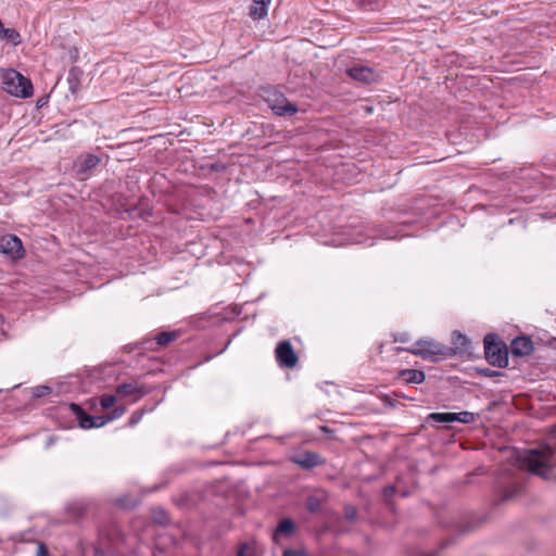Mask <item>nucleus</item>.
Instances as JSON below:
<instances>
[{
	"instance_id": "6",
	"label": "nucleus",
	"mask_w": 556,
	"mask_h": 556,
	"mask_svg": "<svg viewBox=\"0 0 556 556\" xmlns=\"http://www.w3.org/2000/svg\"><path fill=\"white\" fill-rule=\"evenodd\" d=\"M0 252L12 260H21L25 255L22 240L15 235H5L0 238Z\"/></svg>"
},
{
	"instance_id": "23",
	"label": "nucleus",
	"mask_w": 556,
	"mask_h": 556,
	"mask_svg": "<svg viewBox=\"0 0 556 556\" xmlns=\"http://www.w3.org/2000/svg\"><path fill=\"white\" fill-rule=\"evenodd\" d=\"M454 344L456 349H453L456 353H464L467 350L468 340L465 336L459 332L453 333Z\"/></svg>"
},
{
	"instance_id": "43",
	"label": "nucleus",
	"mask_w": 556,
	"mask_h": 556,
	"mask_svg": "<svg viewBox=\"0 0 556 556\" xmlns=\"http://www.w3.org/2000/svg\"><path fill=\"white\" fill-rule=\"evenodd\" d=\"M422 556H437L435 554H424Z\"/></svg>"
},
{
	"instance_id": "35",
	"label": "nucleus",
	"mask_w": 556,
	"mask_h": 556,
	"mask_svg": "<svg viewBox=\"0 0 556 556\" xmlns=\"http://www.w3.org/2000/svg\"><path fill=\"white\" fill-rule=\"evenodd\" d=\"M36 556H51L48 551V547L45 543H42V542L38 543Z\"/></svg>"
},
{
	"instance_id": "22",
	"label": "nucleus",
	"mask_w": 556,
	"mask_h": 556,
	"mask_svg": "<svg viewBox=\"0 0 556 556\" xmlns=\"http://www.w3.org/2000/svg\"><path fill=\"white\" fill-rule=\"evenodd\" d=\"M115 504L124 509H130L138 505V500L130 495H124L116 498Z\"/></svg>"
},
{
	"instance_id": "37",
	"label": "nucleus",
	"mask_w": 556,
	"mask_h": 556,
	"mask_svg": "<svg viewBox=\"0 0 556 556\" xmlns=\"http://www.w3.org/2000/svg\"><path fill=\"white\" fill-rule=\"evenodd\" d=\"M325 495V492L321 491V490H317L315 489V496H314V500H315V516L317 515V503L324 497Z\"/></svg>"
},
{
	"instance_id": "9",
	"label": "nucleus",
	"mask_w": 556,
	"mask_h": 556,
	"mask_svg": "<svg viewBox=\"0 0 556 556\" xmlns=\"http://www.w3.org/2000/svg\"><path fill=\"white\" fill-rule=\"evenodd\" d=\"M178 337V331H162L151 339H144L141 345L147 350L156 351L160 346H167Z\"/></svg>"
},
{
	"instance_id": "4",
	"label": "nucleus",
	"mask_w": 556,
	"mask_h": 556,
	"mask_svg": "<svg viewBox=\"0 0 556 556\" xmlns=\"http://www.w3.org/2000/svg\"><path fill=\"white\" fill-rule=\"evenodd\" d=\"M397 353L407 351L412 354L419 356L424 359L437 361L438 356L446 357L456 354L453 348L444 346L440 343L427 340H419L416 342L415 349L396 348Z\"/></svg>"
},
{
	"instance_id": "20",
	"label": "nucleus",
	"mask_w": 556,
	"mask_h": 556,
	"mask_svg": "<svg viewBox=\"0 0 556 556\" xmlns=\"http://www.w3.org/2000/svg\"><path fill=\"white\" fill-rule=\"evenodd\" d=\"M0 39L13 43L14 46L21 42V35L14 28H5L1 34Z\"/></svg>"
},
{
	"instance_id": "2",
	"label": "nucleus",
	"mask_w": 556,
	"mask_h": 556,
	"mask_svg": "<svg viewBox=\"0 0 556 556\" xmlns=\"http://www.w3.org/2000/svg\"><path fill=\"white\" fill-rule=\"evenodd\" d=\"M2 88L8 93L18 97L28 98L33 96L34 88L30 79L24 77L15 70H2L0 74Z\"/></svg>"
},
{
	"instance_id": "16",
	"label": "nucleus",
	"mask_w": 556,
	"mask_h": 556,
	"mask_svg": "<svg viewBox=\"0 0 556 556\" xmlns=\"http://www.w3.org/2000/svg\"><path fill=\"white\" fill-rule=\"evenodd\" d=\"M522 490V484L519 480L514 479L508 485L501 486V501H509L517 496Z\"/></svg>"
},
{
	"instance_id": "29",
	"label": "nucleus",
	"mask_w": 556,
	"mask_h": 556,
	"mask_svg": "<svg viewBox=\"0 0 556 556\" xmlns=\"http://www.w3.org/2000/svg\"><path fill=\"white\" fill-rule=\"evenodd\" d=\"M362 1H363V5L366 10L375 11V10H379L382 7L381 0H362Z\"/></svg>"
},
{
	"instance_id": "11",
	"label": "nucleus",
	"mask_w": 556,
	"mask_h": 556,
	"mask_svg": "<svg viewBox=\"0 0 556 556\" xmlns=\"http://www.w3.org/2000/svg\"><path fill=\"white\" fill-rule=\"evenodd\" d=\"M295 533V523L289 518L282 519L276 527L273 533V541L276 544H281L283 539H290Z\"/></svg>"
},
{
	"instance_id": "13",
	"label": "nucleus",
	"mask_w": 556,
	"mask_h": 556,
	"mask_svg": "<svg viewBox=\"0 0 556 556\" xmlns=\"http://www.w3.org/2000/svg\"><path fill=\"white\" fill-rule=\"evenodd\" d=\"M395 378L403 380L406 384H420L425 381L426 375L422 370L418 369H402Z\"/></svg>"
},
{
	"instance_id": "34",
	"label": "nucleus",
	"mask_w": 556,
	"mask_h": 556,
	"mask_svg": "<svg viewBox=\"0 0 556 556\" xmlns=\"http://www.w3.org/2000/svg\"><path fill=\"white\" fill-rule=\"evenodd\" d=\"M395 492H396V489L394 485H391V484L386 485L382 490V495H383L384 501H389V498L392 497Z\"/></svg>"
},
{
	"instance_id": "8",
	"label": "nucleus",
	"mask_w": 556,
	"mask_h": 556,
	"mask_svg": "<svg viewBox=\"0 0 556 556\" xmlns=\"http://www.w3.org/2000/svg\"><path fill=\"white\" fill-rule=\"evenodd\" d=\"M348 75L362 84L369 85L379 80L380 76L371 67L362 64H355L348 68Z\"/></svg>"
},
{
	"instance_id": "36",
	"label": "nucleus",
	"mask_w": 556,
	"mask_h": 556,
	"mask_svg": "<svg viewBox=\"0 0 556 556\" xmlns=\"http://www.w3.org/2000/svg\"><path fill=\"white\" fill-rule=\"evenodd\" d=\"M282 556H308V555L303 551L286 548L282 553Z\"/></svg>"
},
{
	"instance_id": "25",
	"label": "nucleus",
	"mask_w": 556,
	"mask_h": 556,
	"mask_svg": "<svg viewBox=\"0 0 556 556\" xmlns=\"http://www.w3.org/2000/svg\"><path fill=\"white\" fill-rule=\"evenodd\" d=\"M294 463L299 464L303 468H313V453L307 452L304 458H294Z\"/></svg>"
},
{
	"instance_id": "42",
	"label": "nucleus",
	"mask_w": 556,
	"mask_h": 556,
	"mask_svg": "<svg viewBox=\"0 0 556 556\" xmlns=\"http://www.w3.org/2000/svg\"><path fill=\"white\" fill-rule=\"evenodd\" d=\"M395 340H400L402 342H405L406 341V336L402 334L401 337L396 338Z\"/></svg>"
},
{
	"instance_id": "5",
	"label": "nucleus",
	"mask_w": 556,
	"mask_h": 556,
	"mask_svg": "<svg viewBox=\"0 0 556 556\" xmlns=\"http://www.w3.org/2000/svg\"><path fill=\"white\" fill-rule=\"evenodd\" d=\"M264 99L273 112L278 116H291L298 112L296 106L275 89L265 90Z\"/></svg>"
},
{
	"instance_id": "18",
	"label": "nucleus",
	"mask_w": 556,
	"mask_h": 556,
	"mask_svg": "<svg viewBox=\"0 0 556 556\" xmlns=\"http://www.w3.org/2000/svg\"><path fill=\"white\" fill-rule=\"evenodd\" d=\"M268 0H254L250 8V16L253 20H261L267 15Z\"/></svg>"
},
{
	"instance_id": "27",
	"label": "nucleus",
	"mask_w": 556,
	"mask_h": 556,
	"mask_svg": "<svg viewBox=\"0 0 556 556\" xmlns=\"http://www.w3.org/2000/svg\"><path fill=\"white\" fill-rule=\"evenodd\" d=\"M115 403V396L112 394H104L100 399V405L103 409L111 408Z\"/></svg>"
},
{
	"instance_id": "3",
	"label": "nucleus",
	"mask_w": 556,
	"mask_h": 556,
	"mask_svg": "<svg viewBox=\"0 0 556 556\" xmlns=\"http://www.w3.org/2000/svg\"><path fill=\"white\" fill-rule=\"evenodd\" d=\"M483 343L484 356L490 365L498 368L508 366V349L497 334L488 333Z\"/></svg>"
},
{
	"instance_id": "41",
	"label": "nucleus",
	"mask_w": 556,
	"mask_h": 556,
	"mask_svg": "<svg viewBox=\"0 0 556 556\" xmlns=\"http://www.w3.org/2000/svg\"><path fill=\"white\" fill-rule=\"evenodd\" d=\"M94 556H104L103 552L99 548L96 549Z\"/></svg>"
},
{
	"instance_id": "14",
	"label": "nucleus",
	"mask_w": 556,
	"mask_h": 556,
	"mask_svg": "<svg viewBox=\"0 0 556 556\" xmlns=\"http://www.w3.org/2000/svg\"><path fill=\"white\" fill-rule=\"evenodd\" d=\"M70 408L76 416L80 428H83V429L93 428V426H94L93 416L87 414L80 405L71 403Z\"/></svg>"
},
{
	"instance_id": "24",
	"label": "nucleus",
	"mask_w": 556,
	"mask_h": 556,
	"mask_svg": "<svg viewBox=\"0 0 556 556\" xmlns=\"http://www.w3.org/2000/svg\"><path fill=\"white\" fill-rule=\"evenodd\" d=\"M153 522L161 525V526L168 525L169 517H168V514L166 513V510H164L163 508L153 509Z\"/></svg>"
},
{
	"instance_id": "30",
	"label": "nucleus",
	"mask_w": 556,
	"mask_h": 556,
	"mask_svg": "<svg viewBox=\"0 0 556 556\" xmlns=\"http://www.w3.org/2000/svg\"><path fill=\"white\" fill-rule=\"evenodd\" d=\"M477 371L479 375H481L483 377H488V378L500 377V376L504 375L501 371H496V370H493L490 368H477Z\"/></svg>"
},
{
	"instance_id": "45",
	"label": "nucleus",
	"mask_w": 556,
	"mask_h": 556,
	"mask_svg": "<svg viewBox=\"0 0 556 556\" xmlns=\"http://www.w3.org/2000/svg\"><path fill=\"white\" fill-rule=\"evenodd\" d=\"M45 393V390H41V392L39 393V396H42Z\"/></svg>"
},
{
	"instance_id": "33",
	"label": "nucleus",
	"mask_w": 556,
	"mask_h": 556,
	"mask_svg": "<svg viewBox=\"0 0 556 556\" xmlns=\"http://www.w3.org/2000/svg\"><path fill=\"white\" fill-rule=\"evenodd\" d=\"M94 418V426L93 428H100L104 426L106 422L111 421L109 418V415H102V416H93Z\"/></svg>"
},
{
	"instance_id": "12",
	"label": "nucleus",
	"mask_w": 556,
	"mask_h": 556,
	"mask_svg": "<svg viewBox=\"0 0 556 556\" xmlns=\"http://www.w3.org/2000/svg\"><path fill=\"white\" fill-rule=\"evenodd\" d=\"M116 393L123 396L134 395L135 400H139L148 394V391L144 387L139 386L137 382H125L117 386Z\"/></svg>"
},
{
	"instance_id": "10",
	"label": "nucleus",
	"mask_w": 556,
	"mask_h": 556,
	"mask_svg": "<svg viewBox=\"0 0 556 556\" xmlns=\"http://www.w3.org/2000/svg\"><path fill=\"white\" fill-rule=\"evenodd\" d=\"M534 350V344L531 338L521 336L515 338L510 343L511 354L516 357H523L530 355Z\"/></svg>"
},
{
	"instance_id": "39",
	"label": "nucleus",
	"mask_w": 556,
	"mask_h": 556,
	"mask_svg": "<svg viewBox=\"0 0 556 556\" xmlns=\"http://www.w3.org/2000/svg\"><path fill=\"white\" fill-rule=\"evenodd\" d=\"M306 507L309 511H313V497H307Z\"/></svg>"
},
{
	"instance_id": "26",
	"label": "nucleus",
	"mask_w": 556,
	"mask_h": 556,
	"mask_svg": "<svg viewBox=\"0 0 556 556\" xmlns=\"http://www.w3.org/2000/svg\"><path fill=\"white\" fill-rule=\"evenodd\" d=\"M356 516H357L356 507L351 504H346L344 506V518L350 522H354L356 520Z\"/></svg>"
},
{
	"instance_id": "38",
	"label": "nucleus",
	"mask_w": 556,
	"mask_h": 556,
	"mask_svg": "<svg viewBox=\"0 0 556 556\" xmlns=\"http://www.w3.org/2000/svg\"><path fill=\"white\" fill-rule=\"evenodd\" d=\"M140 417H141V414L139 412H135L129 419V424L136 425L139 421Z\"/></svg>"
},
{
	"instance_id": "40",
	"label": "nucleus",
	"mask_w": 556,
	"mask_h": 556,
	"mask_svg": "<svg viewBox=\"0 0 556 556\" xmlns=\"http://www.w3.org/2000/svg\"><path fill=\"white\" fill-rule=\"evenodd\" d=\"M324 463V459L315 453V467Z\"/></svg>"
},
{
	"instance_id": "19",
	"label": "nucleus",
	"mask_w": 556,
	"mask_h": 556,
	"mask_svg": "<svg viewBox=\"0 0 556 556\" xmlns=\"http://www.w3.org/2000/svg\"><path fill=\"white\" fill-rule=\"evenodd\" d=\"M453 413H431L427 416L430 424H450L453 422Z\"/></svg>"
},
{
	"instance_id": "28",
	"label": "nucleus",
	"mask_w": 556,
	"mask_h": 556,
	"mask_svg": "<svg viewBox=\"0 0 556 556\" xmlns=\"http://www.w3.org/2000/svg\"><path fill=\"white\" fill-rule=\"evenodd\" d=\"M237 556H255V552L248 543H242L237 551Z\"/></svg>"
},
{
	"instance_id": "32",
	"label": "nucleus",
	"mask_w": 556,
	"mask_h": 556,
	"mask_svg": "<svg viewBox=\"0 0 556 556\" xmlns=\"http://www.w3.org/2000/svg\"><path fill=\"white\" fill-rule=\"evenodd\" d=\"M126 412V408L124 406H116L111 413H109L110 420H114L116 418L122 417Z\"/></svg>"
},
{
	"instance_id": "7",
	"label": "nucleus",
	"mask_w": 556,
	"mask_h": 556,
	"mask_svg": "<svg viewBox=\"0 0 556 556\" xmlns=\"http://www.w3.org/2000/svg\"><path fill=\"white\" fill-rule=\"evenodd\" d=\"M275 353L281 367L293 368L298 363V356L289 341L279 342Z\"/></svg>"
},
{
	"instance_id": "1",
	"label": "nucleus",
	"mask_w": 556,
	"mask_h": 556,
	"mask_svg": "<svg viewBox=\"0 0 556 556\" xmlns=\"http://www.w3.org/2000/svg\"><path fill=\"white\" fill-rule=\"evenodd\" d=\"M516 463L520 469L548 479L551 475V459L554 455L553 450L547 446L544 450L531 448L522 452H516Z\"/></svg>"
},
{
	"instance_id": "15",
	"label": "nucleus",
	"mask_w": 556,
	"mask_h": 556,
	"mask_svg": "<svg viewBox=\"0 0 556 556\" xmlns=\"http://www.w3.org/2000/svg\"><path fill=\"white\" fill-rule=\"evenodd\" d=\"M100 163V159L94 154H87L78 164V175L86 177Z\"/></svg>"
},
{
	"instance_id": "46",
	"label": "nucleus",
	"mask_w": 556,
	"mask_h": 556,
	"mask_svg": "<svg viewBox=\"0 0 556 556\" xmlns=\"http://www.w3.org/2000/svg\"><path fill=\"white\" fill-rule=\"evenodd\" d=\"M45 393V390H41V392L39 393V396H42Z\"/></svg>"
},
{
	"instance_id": "21",
	"label": "nucleus",
	"mask_w": 556,
	"mask_h": 556,
	"mask_svg": "<svg viewBox=\"0 0 556 556\" xmlns=\"http://www.w3.org/2000/svg\"><path fill=\"white\" fill-rule=\"evenodd\" d=\"M453 422L458 421L463 424H472L476 421L478 415L471 412L464 410L460 413H453Z\"/></svg>"
},
{
	"instance_id": "17",
	"label": "nucleus",
	"mask_w": 556,
	"mask_h": 556,
	"mask_svg": "<svg viewBox=\"0 0 556 556\" xmlns=\"http://www.w3.org/2000/svg\"><path fill=\"white\" fill-rule=\"evenodd\" d=\"M83 75H84V72L78 66H73L68 71L67 81H68L70 90L73 93H76L80 89Z\"/></svg>"
},
{
	"instance_id": "44",
	"label": "nucleus",
	"mask_w": 556,
	"mask_h": 556,
	"mask_svg": "<svg viewBox=\"0 0 556 556\" xmlns=\"http://www.w3.org/2000/svg\"><path fill=\"white\" fill-rule=\"evenodd\" d=\"M45 393V390H41V392L39 393V396H42Z\"/></svg>"
},
{
	"instance_id": "31",
	"label": "nucleus",
	"mask_w": 556,
	"mask_h": 556,
	"mask_svg": "<svg viewBox=\"0 0 556 556\" xmlns=\"http://www.w3.org/2000/svg\"><path fill=\"white\" fill-rule=\"evenodd\" d=\"M333 432L334 431L332 429L328 428L327 426H320V427H318V434L315 433V440L325 438V437L332 438Z\"/></svg>"
}]
</instances>
